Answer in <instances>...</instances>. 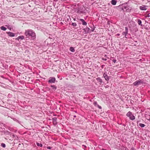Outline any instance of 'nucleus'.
I'll return each mask as SVG.
<instances>
[{
    "label": "nucleus",
    "mask_w": 150,
    "mask_h": 150,
    "mask_svg": "<svg viewBox=\"0 0 150 150\" xmlns=\"http://www.w3.org/2000/svg\"><path fill=\"white\" fill-rule=\"evenodd\" d=\"M25 35L27 37H30L32 40H35L36 35L35 32L32 30H26L25 32Z\"/></svg>",
    "instance_id": "f257e3e1"
},
{
    "label": "nucleus",
    "mask_w": 150,
    "mask_h": 150,
    "mask_svg": "<svg viewBox=\"0 0 150 150\" xmlns=\"http://www.w3.org/2000/svg\"><path fill=\"white\" fill-rule=\"evenodd\" d=\"M126 115L129 117L130 119L131 120H134L135 118V117L133 115L132 112L130 111H129L127 113Z\"/></svg>",
    "instance_id": "f03ea898"
},
{
    "label": "nucleus",
    "mask_w": 150,
    "mask_h": 150,
    "mask_svg": "<svg viewBox=\"0 0 150 150\" xmlns=\"http://www.w3.org/2000/svg\"><path fill=\"white\" fill-rule=\"evenodd\" d=\"M55 78L53 77H51L50 78L48 82L50 83H54L55 82Z\"/></svg>",
    "instance_id": "7ed1b4c3"
},
{
    "label": "nucleus",
    "mask_w": 150,
    "mask_h": 150,
    "mask_svg": "<svg viewBox=\"0 0 150 150\" xmlns=\"http://www.w3.org/2000/svg\"><path fill=\"white\" fill-rule=\"evenodd\" d=\"M141 83V80H140L138 81H137L133 83V84L134 86H136L137 85H139Z\"/></svg>",
    "instance_id": "20e7f679"
},
{
    "label": "nucleus",
    "mask_w": 150,
    "mask_h": 150,
    "mask_svg": "<svg viewBox=\"0 0 150 150\" xmlns=\"http://www.w3.org/2000/svg\"><path fill=\"white\" fill-rule=\"evenodd\" d=\"M78 20L79 21H81L82 23V24L83 25H86L87 24V23L84 21V20L83 19H78Z\"/></svg>",
    "instance_id": "39448f33"
},
{
    "label": "nucleus",
    "mask_w": 150,
    "mask_h": 150,
    "mask_svg": "<svg viewBox=\"0 0 150 150\" xmlns=\"http://www.w3.org/2000/svg\"><path fill=\"white\" fill-rule=\"evenodd\" d=\"M6 33H7L8 35L10 37H14L15 36V34L14 33L10 32H7Z\"/></svg>",
    "instance_id": "423d86ee"
},
{
    "label": "nucleus",
    "mask_w": 150,
    "mask_h": 150,
    "mask_svg": "<svg viewBox=\"0 0 150 150\" xmlns=\"http://www.w3.org/2000/svg\"><path fill=\"white\" fill-rule=\"evenodd\" d=\"M140 9L142 10H146V6L144 5H142L139 7Z\"/></svg>",
    "instance_id": "0eeeda50"
},
{
    "label": "nucleus",
    "mask_w": 150,
    "mask_h": 150,
    "mask_svg": "<svg viewBox=\"0 0 150 150\" xmlns=\"http://www.w3.org/2000/svg\"><path fill=\"white\" fill-rule=\"evenodd\" d=\"M23 39H24V37L23 36H19L16 39V40H18L19 41L20 40H22Z\"/></svg>",
    "instance_id": "6e6552de"
},
{
    "label": "nucleus",
    "mask_w": 150,
    "mask_h": 150,
    "mask_svg": "<svg viewBox=\"0 0 150 150\" xmlns=\"http://www.w3.org/2000/svg\"><path fill=\"white\" fill-rule=\"evenodd\" d=\"M103 76L104 78H105L106 80L108 81L109 80L108 76L106 74H104Z\"/></svg>",
    "instance_id": "1a4fd4ad"
},
{
    "label": "nucleus",
    "mask_w": 150,
    "mask_h": 150,
    "mask_svg": "<svg viewBox=\"0 0 150 150\" xmlns=\"http://www.w3.org/2000/svg\"><path fill=\"white\" fill-rule=\"evenodd\" d=\"M117 2V1L116 0H112L111 1V3L113 5H115Z\"/></svg>",
    "instance_id": "9d476101"
},
{
    "label": "nucleus",
    "mask_w": 150,
    "mask_h": 150,
    "mask_svg": "<svg viewBox=\"0 0 150 150\" xmlns=\"http://www.w3.org/2000/svg\"><path fill=\"white\" fill-rule=\"evenodd\" d=\"M69 50L71 51L72 52H74L75 51V50H74V48L72 47H70Z\"/></svg>",
    "instance_id": "9b49d317"
},
{
    "label": "nucleus",
    "mask_w": 150,
    "mask_h": 150,
    "mask_svg": "<svg viewBox=\"0 0 150 150\" xmlns=\"http://www.w3.org/2000/svg\"><path fill=\"white\" fill-rule=\"evenodd\" d=\"M1 30L4 31H5L6 30V28L3 26H2L1 27Z\"/></svg>",
    "instance_id": "f8f14e48"
},
{
    "label": "nucleus",
    "mask_w": 150,
    "mask_h": 150,
    "mask_svg": "<svg viewBox=\"0 0 150 150\" xmlns=\"http://www.w3.org/2000/svg\"><path fill=\"white\" fill-rule=\"evenodd\" d=\"M36 144L38 146L40 147H42V145L41 144L39 143L38 142L36 143Z\"/></svg>",
    "instance_id": "ddd939ff"
},
{
    "label": "nucleus",
    "mask_w": 150,
    "mask_h": 150,
    "mask_svg": "<svg viewBox=\"0 0 150 150\" xmlns=\"http://www.w3.org/2000/svg\"><path fill=\"white\" fill-rule=\"evenodd\" d=\"M138 23L139 25H142V21L139 19L138 20Z\"/></svg>",
    "instance_id": "4468645a"
},
{
    "label": "nucleus",
    "mask_w": 150,
    "mask_h": 150,
    "mask_svg": "<svg viewBox=\"0 0 150 150\" xmlns=\"http://www.w3.org/2000/svg\"><path fill=\"white\" fill-rule=\"evenodd\" d=\"M96 79L100 83H102V80L99 77L97 78Z\"/></svg>",
    "instance_id": "2eb2a0df"
},
{
    "label": "nucleus",
    "mask_w": 150,
    "mask_h": 150,
    "mask_svg": "<svg viewBox=\"0 0 150 150\" xmlns=\"http://www.w3.org/2000/svg\"><path fill=\"white\" fill-rule=\"evenodd\" d=\"M139 126L142 127H143L145 126V125L144 124L142 123H139Z\"/></svg>",
    "instance_id": "dca6fc26"
},
{
    "label": "nucleus",
    "mask_w": 150,
    "mask_h": 150,
    "mask_svg": "<svg viewBox=\"0 0 150 150\" xmlns=\"http://www.w3.org/2000/svg\"><path fill=\"white\" fill-rule=\"evenodd\" d=\"M128 33L126 31L123 32L122 33V34L123 35L126 36L127 34Z\"/></svg>",
    "instance_id": "f3484780"
},
{
    "label": "nucleus",
    "mask_w": 150,
    "mask_h": 150,
    "mask_svg": "<svg viewBox=\"0 0 150 150\" xmlns=\"http://www.w3.org/2000/svg\"><path fill=\"white\" fill-rule=\"evenodd\" d=\"M71 25L74 26H76L77 24L75 23H72Z\"/></svg>",
    "instance_id": "a211bd4d"
},
{
    "label": "nucleus",
    "mask_w": 150,
    "mask_h": 150,
    "mask_svg": "<svg viewBox=\"0 0 150 150\" xmlns=\"http://www.w3.org/2000/svg\"><path fill=\"white\" fill-rule=\"evenodd\" d=\"M77 13H83V11H80L79 10L77 11Z\"/></svg>",
    "instance_id": "6ab92c4d"
},
{
    "label": "nucleus",
    "mask_w": 150,
    "mask_h": 150,
    "mask_svg": "<svg viewBox=\"0 0 150 150\" xmlns=\"http://www.w3.org/2000/svg\"><path fill=\"white\" fill-rule=\"evenodd\" d=\"M125 31L126 32H127L128 33V28H127V27H125Z\"/></svg>",
    "instance_id": "aec40b11"
},
{
    "label": "nucleus",
    "mask_w": 150,
    "mask_h": 150,
    "mask_svg": "<svg viewBox=\"0 0 150 150\" xmlns=\"http://www.w3.org/2000/svg\"><path fill=\"white\" fill-rule=\"evenodd\" d=\"M112 62L114 63H115L116 62V59H113L112 60Z\"/></svg>",
    "instance_id": "412c9836"
},
{
    "label": "nucleus",
    "mask_w": 150,
    "mask_h": 150,
    "mask_svg": "<svg viewBox=\"0 0 150 150\" xmlns=\"http://www.w3.org/2000/svg\"><path fill=\"white\" fill-rule=\"evenodd\" d=\"M52 148V147L50 146H47V149H51Z\"/></svg>",
    "instance_id": "4be33fe9"
},
{
    "label": "nucleus",
    "mask_w": 150,
    "mask_h": 150,
    "mask_svg": "<svg viewBox=\"0 0 150 150\" xmlns=\"http://www.w3.org/2000/svg\"><path fill=\"white\" fill-rule=\"evenodd\" d=\"M2 146H3V147H5V144H2Z\"/></svg>",
    "instance_id": "5701e85b"
},
{
    "label": "nucleus",
    "mask_w": 150,
    "mask_h": 150,
    "mask_svg": "<svg viewBox=\"0 0 150 150\" xmlns=\"http://www.w3.org/2000/svg\"><path fill=\"white\" fill-rule=\"evenodd\" d=\"M147 116H149V118L148 119V118L147 119L149 120H150V115H147Z\"/></svg>",
    "instance_id": "b1692460"
},
{
    "label": "nucleus",
    "mask_w": 150,
    "mask_h": 150,
    "mask_svg": "<svg viewBox=\"0 0 150 150\" xmlns=\"http://www.w3.org/2000/svg\"><path fill=\"white\" fill-rule=\"evenodd\" d=\"M130 150H136L134 148H132Z\"/></svg>",
    "instance_id": "393cba45"
},
{
    "label": "nucleus",
    "mask_w": 150,
    "mask_h": 150,
    "mask_svg": "<svg viewBox=\"0 0 150 150\" xmlns=\"http://www.w3.org/2000/svg\"><path fill=\"white\" fill-rule=\"evenodd\" d=\"M98 107L99 109H101V107L99 105H98Z\"/></svg>",
    "instance_id": "a878e982"
},
{
    "label": "nucleus",
    "mask_w": 150,
    "mask_h": 150,
    "mask_svg": "<svg viewBox=\"0 0 150 150\" xmlns=\"http://www.w3.org/2000/svg\"><path fill=\"white\" fill-rule=\"evenodd\" d=\"M116 36H119L120 35V34H116Z\"/></svg>",
    "instance_id": "bb28decb"
},
{
    "label": "nucleus",
    "mask_w": 150,
    "mask_h": 150,
    "mask_svg": "<svg viewBox=\"0 0 150 150\" xmlns=\"http://www.w3.org/2000/svg\"><path fill=\"white\" fill-rule=\"evenodd\" d=\"M146 117L147 118V119L148 118V119H149V116H146Z\"/></svg>",
    "instance_id": "cd10ccee"
},
{
    "label": "nucleus",
    "mask_w": 150,
    "mask_h": 150,
    "mask_svg": "<svg viewBox=\"0 0 150 150\" xmlns=\"http://www.w3.org/2000/svg\"><path fill=\"white\" fill-rule=\"evenodd\" d=\"M102 150H106L105 149H102Z\"/></svg>",
    "instance_id": "c85d7f7f"
},
{
    "label": "nucleus",
    "mask_w": 150,
    "mask_h": 150,
    "mask_svg": "<svg viewBox=\"0 0 150 150\" xmlns=\"http://www.w3.org/2000/svg\"><path fill=\"white\" fill-rule=\"evenodd\" d=\"M74 21H75V19H74Z\"/></svg>",
    "instance_id": "c756f323"
}]
</instances>
